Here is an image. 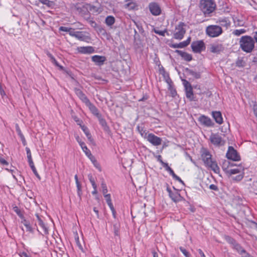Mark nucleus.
Here are the masks:
<instances>
[{"mask_svg": "<svg viewBox=\"0 0 257 257\" xmlns=\"http://www.w3.org/2000/svg\"><path fill=\"white\" fill-rule=\"evenodd\" d=\"M216 8V4L214 0H200L199 8L205 17H210Z\"/></svg>", "mask_w": 257, "mask_h": 257, "instance_id": "nucleus-1", "label": "nucleus"}, {"mask_svg": "<svg viewBox=\"0 0 257 257\" xmlns=\"http://www.w3.org/2000/svg\"><path fill=\"white\" fill-rule=\"evenodd\" d=\"M239 48L246 53H251L255 48L252 37L248 35L242 36L239 39Z\"/></svg>", "mask_w": 257, "mask_h": 257, "instance_id": "nucleus-2", "label": "nucleus"}, {"mask_svg": "<svg viewBox=\"0 0 257 257\" xmlns=\"http://www.w3.org/2000/svg\"><path fill=\"white\" fill-rule=\"evenodd\" d=\"M201 157L206 167L210 168L216 173L219 172V167L216 161L212 160V156L208 150L205 149L203 151L201 154Z\"/></svg>", "mask_w": 257, "mask_h": 257, "instance_id": "nucleus-3", "label": "nucleus"}, {"mask_svg": "<svg viewBox=\"0 0 257 257\" xmlns=\"http://www.w3.org/2000/svg\"><path fill=\"white\" fill-rule=\"evenodd\" d=\"M223 33L222 29L218 25H209L206 28V34L211 38L217 37Z\"/></svg>", "mask_w": 257, "mask_h": 257, "instance_id": "nucleus-4", "label": "nucleus"}, {"mask_svg": "<svg viewBox=\"0 0 257 257\" xmlns=\"http://www.w3.org/2000/svg\"><path fill=\"white\" fill-rule=\"evenodd\" d=\"M186 24L182 22H180L178 25L175 27V32L174 34L173 38L177 40H182L185 34L186 33V29L184 28Z\"/></svg>", "mask_w": 257, "mask_h": 257, "instance_id": "nucleus-5", "label": "nucleus"}, {"mask_svg": "<svg viewBox=\"0 0 257 257\" xmlns=\"http://www.w3.org/2000/svg\"><path fill=\"white\" fill-rule=\"evenodd\" d=\"M181 80L185 88L186 97L191 101H195L191 84L185 79H181Z\"/></svg>", "mask_w": 257, "mask_h": 257, "instance_id": "nucleus-6", "label": "nucleus"}, {"mask_svg": "<svg viewBox=\"0 0 257 257\" xmlns=\"http://www.w3.org/2000/svg\"><path fill=\"white\" fill-rule=\"evenodd\" d=\"M209 140L212 144L216 147L223 146L225 144V141L218 133H211Z\"/></svg>", "mask_w": 257, "mask_h": 257, "instance_id": "nucleus-7", "label": "nucleus"}, {"mask_svg": "<svg viewBox=\"0 0 257 257\" xmlns=\"http://www.w3.org/2000/svg\"><path fill=\"white\" fill-rule=\"evenodd\" d=\"M173 188L175 190V192H172L169 184L166 183V190L169 193L170 198L175 203L182 201L183 198L178 192V190L176 189L175 187H173Z\"/></svg>", "mask_w": 257, "mask_h": 257, "instance_id": "nucleus-8", "label": "nucleus"}, {"mask_svg": "<svg viewBox=\"0 0 257 257\" xmlns=\"http://www.w3.org/2000/svg\"><path fill=\"white\" fill-rule=\"evenodd\" d=\"M191 47L192 51L195 53H200L206 49L205 44L203 40L193 41Z\"/></svg>", "mask_w": 257, "mask_h": 257, "instance_id": "nucleus-9", "label": "nucleus"}, {"mask_svg": "<svg viewBox=\"0 0 257 257\" xmlns=\"http://www.w3.org/2000/svg\"><path fill=\"white\" fill-rule=\"evenodd\" d=\"M224 47L221 41L217 40L209 45V50L212 53H220L223 51Z\"/></svg>", "mask_w": 257, "mask_h": 257, "instance_id": "nucleus-10", "label": "nucleus"}, {"mask_svg": "<svg viewBox=\"0 0 257 257\" xmlns=\"http://www.w3.org/2000/svg\"><path fill=\"white\" fill-rule=\"evenodd\" d=\"M226 157L228 160L233 161L240 160V156L236 150L232 146H229L226 154Z\"/></svg>", "mask_w": 257, "mask_h": 257, "instance_id": "nucleus-11", "label": "nucleus"}, {"mask_svg": "<svg viewBox=\"0 0 257 257\" xmlns=\"http://www.w3.org/2000/svg\"><path fill=\"white\" fill-rule=\"evenodd\" d=\"M86 33L83 31H75L70 34V36L74 37L78 40L81 41L87 42L90 40V37L88 35H86Z\"/></svg>", "mask_w": 257, "mask_h": 257, "instance_id": "nucleus-12", "label": "nucleus"}, {"mask_svg": "<svg viewBox=\"0 0 257 257\" xmlns=\"http://www.w3.org/2000/svg\"><path fill=\"white\" fill-rule=\"evenodd\" d=\"M198 121L202 125L205 126L213 127L214 125V123L210 118L205 115H200L198 118Z\"/></svg>", "mask_w": 257, "mask_h": 257, "instance_id": "nucleus-13", "label": "nucleus"}, {"mask_svg": "<svg viewBox=\"0 0 257 257\" xmlns=\"http://www.w3.org/2000/svg\"><path fill=\"white\" fill-rule=\"evenodd\" d=\"M147 140L155 146L160 145L162 142V140L161 138L158 137L152 133L149 134Z\"/></svg>", "mask_w": 257, "mask_h": 257, "instance_id": "nucleus-14", "label": "nucleus"}, {"mask_svg": "<svg viewBox=\"0 0 257 257\" xmlns=\"http://www.w3.org/2000/svg\"><path fill=\"white\" fill-rule=\"evenodd\" d=\"M149 8L151 13L154 16H159L161 13V9L157 3H150Z\"/></svg>", "mask_w": 257, "mask_h": 257, "instance_id": "nucleus-15", "label": "nucleus"}, {"mask_svg": "<svg viewBox=\"0 0 257 257\" xmlns=\"http://www.w3.org/2000/svg\"><path fill=\"white\" fill-rule=\"evenodd\" d=\"M97 119H98L99 124L102 126L104 132L107 134L108 136L111 137L112 134L110 128L108 125L105 119L102 117V115L100 117H97Z\"/></svg>", "mask_w": 257, "mask_h": 257, "instance_id": "nucleus-16", "label": "nucleus"}, {"mask_svg": "<svg viewBox=\"0 0 257 257\" xmlns=\"http://www.w3.org/2000/svg\"><path fill=\"white\" fill-rule=\"evenodd\" d=\"M91 60L96 65L101 66L103 65L106 61V58L104 56L96 55L92 56Z\"/></svg>", "mask_w": 257, "mask_h": 257, "instance_id": "nucleus-17", "label": "nucleus"}, {"mask_svg": "<svg viewBox=\"0 0 257 257\" xmlns=\"http://www.w3.org/2000/svg\"><path fill=\"white\" fill-rule=\"evenodd\" d=\"M74 91L76 95L79 98V99L85 103L87 104L90 101L86 96V95L83 92V91L79 88H75Z\"/></svg>", "mask_w": 257, "mask_h": 257, "instance_id": "nucleus-18", "label": "nucleus"}, {"mask_svg": "<svg viewBox=\"0 0 257 257\" xmlns=\"http://www.w3.org/2000/svg\"><path fill=\"white\" fill-rule=\"evenodd\" d=\"M77 50L81 54H90L95 52V49L92 46L78 47Z\"/></svg>", "mask_w": 257, "mask_h": 257, "instance_id": "nucleus-19", "label": "nucleus"}, {"mask_svg": "<svg viewBox=\"0 0 257 257\" xmlns=\"http://www.w3.org/2000/svg\"><path fill=\"white\" fill-rule=\"evenodd\" d=\"M86 105L89 108L91 112L97 118L101 115V114L99 113L97 108L90 101L86 104Z\"/></svg>", "mask_w": 257, "mask_h": 257, "instance_id": "nucleus-20", "label": "nucleus"}, {"mask_svg": "<svg viewBox=\"0 0 257 257\" xmlns=\"http://www.w3.org/2000/svg\"><path fill=\"white\" fill-rule=\"evenodd\" d=\"M184 71L187 75H192L194 79H198L201 77V72H196L188 68H185Z\"/></svg>", "mask_w": 257, "mask_h": 257, "instance_id": "nucleus-21", "label": "nucleus"}, {"mask_svg": "<svg viewBox=\"0 0 257 257\" xmlns=\"http://www.w3.org/2000/svg\"><path fill=\"white\" fill-rule=\"evenodd\" d=\"M37 220L38 221V224L41 227L43 230L44 234H48V229L45 224L44 222H43V220L42 219V216H40L38 213H36L35 214Z\"/></svg>", "mask_w": 257, "mask_h": 257, "instance_id": "nucleus-22", "label": "nucleus"}, {"mask_svg": "<svg viewBox=\"0 0 257 257\" xmlns=\"http://www.w3.org/2000/svg\"><path fill=\"white\" fill-rule=\"evenodd\" d=\"M212 115L216 123L219 124L223 123V118L220 111H213L212 112Z\"/></svg>", "mask_w": 257, "mask_h": 257, "instance_id": "nucleus-23", "label": "nucleus"}, {"mask_svg": "<svg viewBox=\"0 0 257 257\" xmlns=\"http://www.w3.org/2000/svg\"><path fill=\"white\" fill-rule=\"evenodd\" d=\"M243 171H244V167L242 166L241 164H240L236 166V168L230 169L227 174L228 175H231L233 174L241 173Z\"/></svg>", "mask_w": 257, "mask_h": 257, "instance_id": "nucleus-24", "label": "nucleus"}, {"mask_svg": "<svg viewBox=\"0 0 257 257\" xmlns=\"http://www.w3.org/2000/svg\"><path fill=\"white\" fill-rule=\"evenodd\" d=\"M175 52L180 55L186 61L189 62L192 60V55L187 52L179 50H176Z\"/></svg>", "mask_w": 257, "mask_h": 257, "instance_id": "nucleus-25", "label": "nucleus"}, {"mask_svg": "<svg viewBox=\"0 0 257 257\" xmlns=\"http://www.w3.org/2000/svg\"><path fill=\"white\" fill-rule=\"evenodd\" d=\"M136 129L143 138H144L145 139H147L148 136H149V133H148L146 130H144L143 124H142L141 125H138L137 126Z\"/></svg>", "mask_w": 257, "mask_h": 257, "instance_id": "nucleus-26", "label": "nucleus"}, {"mask_svg": "<svg viewBox=\"0 0 257 257\" xmlns=\"http://www.w3.org/2000/svg\"><path fill=\"white\" fill-rule=\"evenodd\" d=\"M47 55L50 58L51 62L53 64H54L56 66L59 67L60 70H63L64 69V67L62 66L59 65V63L55 59V58H54V57L53 56V55L52 54H51L50 52H48L47 53Z\"/></svg>", "mask_w": 257, "mask_h": 257, "instance_id": "nucleus-27", "label": "nucleus"}, {"mask_svg": "<svg viewBox=\"0 0 257 257\" xmlns=\"http://www.w3.org/2000/svg\"><path fill=\"white\" fill-rule=\"evenodd\" d=\"M115 19L113 16H108L106 17L105 20L106 25L109 27H111L115 23Z\"/></svg>", "mask_w": 257, "mask_h": 257, "instance_id": "nucleus-28", "label": "nucleus"}, {"mask_svg": "<svg viewBox=\"0 0 257 257\" xmlns=\"http://www.w3.org/2000/svg\"><path fill=\"white\" fill-rule=\"evenodd\" d=\"M230 162L228 160L223 161L221 167L223 171L227 174L229 171Z\"/></svg>", "mask_w": 257, "mask_h": 257, "instance_id": "nucleus-29", "label": "nucleus"}, {"mask_svg": "<svg viewBox=\"0 0 257 257\" xmlns=\"http://www.w3.org/2000/svg\"><path fill=\"white\" fill-rule=\"evenodd\" d=\"M16 131L17 132L18 136L20 137V138L21 140L23 145L24 146H26L27 145V142L25 140V137L23 135L20 127H19V126L18 125H17V126H16Z\"/></svg>", "mask_w": 257, "mask_h": 257, "instance_id": "nucleus-30", "label": "nucleus"}, {"mask_svg": "<svg viewBox=\"0 0 257 257\" xmlns=\"http://www.w3.org/2000/svg\"><path fill=\"white\" fill-rule=\"evenodd\" d=\"M93 165L98 169H99L100 171L101 170V167L99 164V163L97 161V160L95 159V157L94 156H92L91 157H89V158Z\"/></svg>", "mask_w": 257, "mask_h": 257, "instance_id": "nucleus-31", "label": "nucleus"}, {"mask_svg": "<svg viewBox=\"0 0 257 257\" xmlns=\"http://www.w3.org/2000/svg\"><path fill=\"white\" fill-rule=\"evenodd\" d=\"M39 2L40 3L47 6L49 8H52L54 5V2L49 0H39Z\"/></svg>", "mask_w": 257, "mask_h": 257, "instance_id": "nucleus-32", "label": "nucleus"}, {"mask_svg": "<svg viewBox=\"0 0 257 257\" xmlns=\"http://www.w3.org/2000/svg\"><path fill=\"white\" fill-rule=\"evenodd\" d=\"M225 240L230 244L232 245V246H234V244L237 242V241L232 237L229 235H226L225 236Z\"/></svg>", "mask_w": 257, "mask_h": 257, "instance_id": "nucleus-33", "label": "nucleus"}, {"mask_svg": "<svg viewBox=\"0 0 257 257\" xmlns=\"http://www.w3.org/2000/svg\"><path fill=\"white\" fill-rule=\"evenodd\" d=\"M59 30L60 31L68 32L69 34L70 35V34L74 32V29L72 28H69V27H64V26H61L60 27H59Z\"/></svg>", "mask_w": 257, "mask_h": 257, "instance_id": "nucleus-34", "label": "nucleus"}, {"mask_svg": "<svg viewBox=\"0 0 257 257\" xmlns=\"http://www.w3.org/2000/svg\"><path fill=\"white\" fill-rule=\"evenodd\" d=\"M170 47L172 48H183L186 47L184 41L180 42L178 44H171L169 45Z\"/></svg>", "mask_w": 257, "mask_h": 257, "instance_id": "nucleus-35", "label": "nucleus"}, {"mask_svg": "<svg viewBox=\"0 0 257 257\" xmlns=\"http://www.w3.org/2000/svg\"><path fill=\"white\" fill-rule=\"evenodd\" d=\"M245 62L243 60V58H238L237 60L236 61L235 65L236 67L241 68L245 66Z\"/></svg>", "mask_w": 257, "mask_h": 257, "instance_id": "nucleus-36", "label": "nucleus"}, {"mask_svg": "<svg viewBox=\"0 0 257 257\" xmlns=\"http://www.w3.org/2000/svg\"><path fill=\"white\" fill-rule=\"evenodd\" d=\"M74 238H75V240L76 243V244L78 246V247H79V248L82 251L84 252L83 247L80 242L79 236H78V233L77 232H76L74 234Z\"/></svg>", "mask_w": 257, "mask_h": 257, "instance_id": "nucleus-37", "label": "nucleus"}, {"mask_svg": "<svg viewBox=\"0 0 257 257\" xmlns=\"http://www.w3.org/2000/svg\"><path fill=\"white\" fill-rule=\"evenodd\" d=\"M246 32V30L244 29H236L232 32V34L236 36H239L241 34L245 33Z\"/></svg>", "mask_w": 257, "mask_h": 257, "instance_id": "nucleus-38", "label": "nucleus"}, {"mask_svg": "<svg viewBox=\"0 0 257 257\" xmlns=\"http://www.w3.org/2000/svg\"><path fill=\"white\" fill-rule=\"evenodd\" d=\"M219 23H221V25L222 26L226 27H228L230 25V22H229V21L228 19H226V18L219 19Z\"/></svg>", "mask_w": 257, "mask_h": 257, "instance_id": "nucleus-39", "label": "nucleus"}, {"mask_svg": "<svg viewBox=\"0 0 257 257\" xmlns=\"http://www.w3.org/2000/svg\"><path fill=\"white\" fill-rule=\"evenodd\" d=\"M153 31L155 33L158 34L162 36H165L166 33H167V34L169 35V34L167 33V30L166 29H164L163 31H160V30L156 29V28H154L153 30Z\"/></svg>", "mask_w": 257, "mask_h": 257, "instance_id": "nucleus-40", "label": "nucleus"}, {"mask_svg": "<svg viewBox=\"0 0 257 257\" xmlns=\"http://www.w3.org/2000/svg\"><path fill=\"white\" fill-rule=\"evenodd\" d=\"M168 89L170 91L171 95L172 97H175L177 95L176 90L173 86V85L169 86Z\"/></svg>", "mask_w": 257, "mask_h": 257, "instance_id": "nucleus-41", "label": "nucleus"}, {"mask_svg": "<svg viewBox=\"0 0 257 257\" xmlns=\"http://www.w3.org/2000/svg\"><path fill=\"white\" fill-rule=\"evenodd\" d=\"M119 225L117 223L113 225L114 234L115 236H118L119 235Z\"/></svg>", "mask_w": 257, "mask_h": 257, "instance_id": "nucleus-42", "label": "nucleus"}, {"mask_svg": "<svg viewBox=\"0 0 257 257\" xmlns=\"http://www.w3.org/2000/svg\"><path fill=\"white\" fill-rule=\"evenodd\" d=\"M243 177L244 172L243 171L241 173H238V175H237L236 176L232 177V180L236 182H239L243 179Z\"/></svg>", "mask_w": 257, "mask_h": 257, "instance_id": "nucleus-43", "label": "nucleus"}, {"mask_svg": "<svg viewBox=\"0 0 257 257\" xmlns=\"http://www.w3.org/2000/svg\"><path fill=\"white\" fill-rule=\"evenodd\" d=\"M13 209L21 218H24V216L22 213L21 210L19 208L18 206H14Z\"/></svg>", "mask_w": 257, "mask_h": 257, "instance_id": "nucleus-44", "label": "nucleus"}, {"mask_svg": "<svg viewBox=\"0 0 257 257\" xmlns=\"http://www.w3.org/2000/svg\"><path fill=\"white\" fill-rule=\"evenodd\" d=\"M234 23L236 27H241L244 25V22L238 19H234Z\"/></svg>", "mask_w": 257, "mask_h": 257, "instance_id": "nucleus-45", "label": "nucleus"}, {"mask_svg": "<svg viewBox=\"0 0 257 257\" xmlns=\"http://www.w3.org/2000/svg\"><path fill=\"white\" fill-rule=\"evenodd\" d=\"M232 248L235 249L237 252L239 253L241 250H243L244 248L241 246V245L239 244L238 242H236L234 246H232Z\"/></svg>", "mask_w": 257, "mask_h": 257, "instance_id": "nucleus-46", "label": "nucleus"}, {"mask_svg": "<svg viewBox=\"0 0 257 257\" xmlns=\"http://www.w3.org/2000/svg\"><path fill=\"white\" fill-rule=\"evenodd\" d=\"M101 186L102 188V192L103 195L106 194L108 191L107 185L104 180L101 182Z\"/></svg>", "mask_w": 257, "mask_h": 257, "instance_id": "nucleus-47", "label": "nucleus"}, {"mask_svg": "<svg viewBox=\"0 0 257 257\" xmlns=\"http://www.w3.org/2000/svg\"><path fill=\"white\" fill-rule=\"evenodd\" d=\"M125 6L130 10H135L137 7V5L135 3L132 2L127 3Z\"/></svg>", "mask_w": 257, "mask_h": 257, "instance_id": "nucleus-48", "label": "nucleus"}, {"mask_svg": "<svg viewBox=\"0 0 257 257\" xmlns=\"http://www.w3.org/2000/svg\"><path fill=\"white\" fill-rule=\"evenodd\" d=\"M88 177L89 180L92 185V187L95 188L96 186H97V185L95 183V181L94 178L91 174H89Z\"/></svg>", "mask_w": 257, "mask_h": 257, "instance_id": "nucleus-49", "label": "nucleus"}, {"mask_svg": "<svg viewBox=\"0 0 257 257\" xmlns=\"http://www.w3.org/2000/svg\"><path fill=\"white\" fill-rule=\"evenodd\" d=\"M180 251L182 252V253L185 256V257H190V253L183 247L180 246L179 247Z\"/></svg>", "mask_w": 257, "mask_h": 257, "instance_id": "nucleus-50", "label": "nucleus"}, {"mask_svg": "<svg viewBox=\"0 0 257 257\" xmlns=\"http://www.w3.org/2000/svg\"><path fill=\"white\" fill-rule=\"evenodd\" d=\"M82 149L85 153V155L88 157V158L92 156L90 151L87 148V146H84L83 148Z\"/></svg>", "mask_w": 257, "mask_h": 257, "instance_id": "nucleus-51", "label": "nucleus"}, {"mask_svg": "<svg viewBox=\"0 0 257 257\" xmlns=\"http://www.w3.org/2000/svg\"><path fill=\"white\" fill-rule=\"evenodd\" d=\"M76 187H77V194L79 196V197L80 198L82 194V190H81V185L80 182L76 183Z\"/></svg>", "mask_w": 257, "mask_h": 257, "instance_id": "nucleus-52", "label": "nucleus"}, {"mask_svg": "<svg viewBox=\"0 0 257 257\" xmlns=\"http://www.w3.org/2000/svg\"><path fill=\"white\" fill-rule=\"evenodd\" d=\"M239 254L241 255L242 257H253L249 253H248L244 249L241 250Z\"/></svg>", "mask_w": 257, "mask_h": 257, "instance_id": "nucleus-53", "label": "nucleus"}, {"mask_svg": "<svg viewBox=\"0 0 257 257\" xmlns=\"http://www.w3.org/2000/svg\"><path fill=\"white\" fill-rule=\"evenodd\" d=\"M0 94L3 99H4L5 96H6V92L2 87V83L0 84Z\"/></svg>", "mask_w": 257, "mask_h": 257, "instance_id": "nucleus-54", "label": "nucleus"}, {"mask_svg": "<svg viewBox=\"0 0 257 257\" xmlns=\"http://www.w3.org/2000/svg\"><path fill=\"white\" fill-rule=\"evenodd\" d=\"M81 128L82 129V130L83 131V132L84 133V134H85V135L87 134H88V133H89V130L88 129V128L84 125H81Z\"/></svg>", "mask_w": 257, "mask_h": 257, "instance_id": "nucleus-55", "label": "nucleus"}, {"mask_svg": "<svg viewBox=\"0 0 257 257\" xmlns=\"http://www.w3.org/2000/svg\"><path fill=\"white\" fill-rule=\"evenodd\" d=\"M25 226L26 227L27 231H29L31 233L34 232V229L31 226L30 223H29L28 224H25Z\"/></svg>", "mask_w": 257, "mask_h": 257, "instance_id": "nucleus-56", "label": "nucleus"}, {"mask_svg": "<svg viewBox=\"0 0 257 257\" xmlns=\"http://www.w3.org/2000/svg\"><path fill=\"white\" fill-rule=\"evenodd\" d=\"M74 120L75 121V122L77 123V124L81 127V125H83L82 123H83V121L82 120L80 119L77 116L74 117Z\"/></svg>", "mask_w": 257, "mask_h": 257, "instance_id": "nucleus-57", "label": "nucleus"}, {"mask_svg": "<svg viewBox=\"0 0 257 257\" xmlns=\"http://www.w3.org/2000/svg\"><path fill=\"white\" fill-rule=\"evenodd\" d=\"M76 140L78 142L79 145L81 146V148L83 149L84 146H86L85 143L82 142L79 138V137L76 138Z\"/></svg>", "mask_w": 257, "mask_h": 257, "instance_id": "nucleus-58", "label": "nucleus"}, {"mask_svg": "<svg viewBox=\"0 0 257 257\" xmlns=\"http://www.w3.org/2000/svg\"><path fill=\"white\" fill-rule=\"evenodd\" d=\"M106 199V203H108L111 201V196L110 194H106L103 195Z\"/></svg>", "mask_w": 257, "mask_h": 257, "instance_id": "nucleus-59", "label": "nucleus"}, {"mask_svg": "<svg viewBox=\"0 0 257 257\" xmlns=\"http://www.w3.org/2000/svg\"><path fill=\"white\" fill-rule=\"evenodd\" d=\"M252 109L253 111L254 114L257 118V103L256 102H255L252 106Z\"/></svg>", "mask_w": 257, "mask_h": 257, "instance_id": "nucleus-60", "label": "nucleus"}, {"mask_svg": "<svg viewBox=\"0 0 257 257\" xmlns=\"http://www.w3.org/2000/svg\"><path fill=\"white\" fill-rule=\"evenodd\" d=\"M209 188L211 190H214V191H219V189L217 187V185H214V184H211L209 187Z\"/></svg>", "mask_w": 257, "mask_h": 257, "instance_id": "nucleus-61", "label": "nucleus"}, {"mask_svg": "<svg viewBox=\"0 0 257 257\" xmlns=\"http://www.w3.org/2000/svg\"><path fill=\"white\" fill-rule=\"evenodd\" d=\"M252 38L254 44H257V31L252 32Z\"/></svg>", "mask_w": 257, "mask_h": 257, "instance_id": "nucleus-62", "label": "nucleus"}, {"mask_svg": "<svg viewBox=\"0 0 257 257\" xmlns=\"http://www.w3.org/2000/svg\"><path fill=\"white\" fill-rule=\"evenodd\" d=\"M0 164L3 165H8L9 163L5 159L0 156Z\"/></svg>", "mask_w": 257, "mask_h": 257, "instance_id": "nucleus-63", "label": "nucleus"}, {"mask_svg": "<svg viewBox=\"0 0 257 257\" xmlns=\"http://www.w3.org/2000/svg\"><path fill=\"white\" fill-rule=\"evenodd\" d=\"M166 82L168 84L169 86L170 85H173L172 81L170 78L168 74H167V78L166 79Z\"/></svg>", "mask_w": 257, "mask_h": 257, "instance_id": "nucleus-64", "label": "nucleus"}]
</instances>
